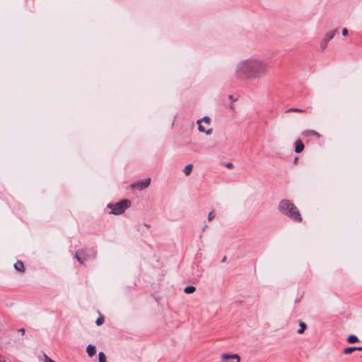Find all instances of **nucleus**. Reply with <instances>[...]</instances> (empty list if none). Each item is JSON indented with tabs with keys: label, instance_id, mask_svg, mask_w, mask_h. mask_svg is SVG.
Segmentation results:
<instances>
[{
	"label": "nucleus",
	"instance_id": "39448f33",
	"mask_svg": "<svg viewBox=\"0 0 362 362\" xmlns=\"http://www.w3.org/2000/svg\"><path fill=\"white\" fill-rule=\"evenodd\" d=\"M151 179L148 178L144 180L140 181L136 183H134L131 185L132 188L142 190L149 186Z\"/></svg>",
	"mask_w": 362,
	"mask_h": 362
},
{
	"label": "nucleus",
	"instance_id": "bb28decb",
	"mask_svg": "<svg viewBox=\"0 0 362 362\" xmlns=\"http://www.w3.org/2000/svg\"><path fill=\"white\" fill-rule=\"evenodd\" d=\"M356 350L362 351V347H356Z\"/></svg>",
	"mask_w": 362,
	"mask_h": 362
},
{
	"label": "nucleus",
	"instance_id": "5701e85b",
	"mask_svg": "<svg viewBox=\"0 0 362 362\" xmlns=\"http://www.w3.org/2000/svg\"><path fill=\"white\" fill-rule=\"evenodd\" d=\"M45 362H55L53 360H52L51 358H49L47 355H45Z\"/></svg>",
	"mask_w": 362,
	"mask_h": 362
},
{
	"label": "nucleus",
	"instance_id": "2eb2a0df",
	"mask_svg": "<svg viewBox=\"0 0 362 362\" xmlns=\"http://www.w3.org/2000/svg\"><path fill=\"white\" fill-rule=\"evenodd\" d=\"M195 290H196V288L194 286H188L185 288L184 292L185 293L189 294V293H194L195 291Z\"/></svg>",
	"mask_w": 362,
	"mask_h": 362
},
{
	"label": "nucleus",
	"instance_id": "0eeeda50",
	"mask_svg": "<svg viewBox=\"0 0 362 362\" xmlns=\"http://www.w3.org/2000/svg\"><path fill=\"white\" fill-rule=\"evenodd\" d=\"M302 135L303 136H315L317 139H320L321 137V135L318 132L310 129L305 130L302 132Z\"/></svg>",
	"mask_w": 362,
	"mask_h": 362
},
{
	"label": "nucleus",
	"instance_id": "423d86ee",
	"mask_svg": "<svg viewBox=\"0 0 362 362\" xmlns=\"http://www.w3.org/2000/svg\"><path fill=\"white\" fill-rule=\"evenodd\" d=\"M86 256L87 255L85 250H79L76 253V258L81 264L87 259Z\"/></svg>",
	"mask_w": 362,
	"mask_h": 362
},
{
	"label": "nucleus",
	"instance_id": "f257e3e1",
	"mask_svg": "<svg viewBox=\"0 0 362 362\" xmlns=\"http://www.w3.org/2000/svg\"><path fill=\"white\" fill-rule=\"evenodd\" d=\"M269 72L267 63L259 59L250 58L241 61L236 68L239 77L246 79H257L266 76Z\"/></svg>",
	"mask_w": 362,
	"mask_h": 362
},
{
	"label": "nucleus",
	"instance_id": "b1692460",
	"mask_svg": "<svg viewBox=\"0 0 362 362\" xmlns=\"http://www.w3.org/2000/svg\"><path fill=\"white\" fill-rule=\"evenodd\" d=\"M342 35L344 36H346L348 35V30H347V28H344L342 30Z\"/></svg>",
	"mask_w": 362,
	"mask_h": 362
},
{
	"label": "nucleus",
	"instance_id": "aec40b11",
	"mask_svg": "<svg viewBox=\"0 0 362 362\" xmlns=\"http://www.w3.org/2000/svg\"><path fill=\"white\" fill-rule=\"evenodd\" d=\"M104 321H105V319H104V317L103 316H100L97 320H96V325L98 326H100L102 325L103 323H104Z\"/></svg>",
	"mask_w": 362,
	"mask_h": 362
},
{
	"label": "nucleus",
	"instance_id": "4468645a",
	"mask_svg": "<svg viewBox=\"0 0 362 362\" xmlns=\"http://www.w3.org/2000/svg\"><path fill=\"white\" fill-rule=\"evenodd\" d=\"M299 325L300 328L298 330V333L301 334L305 332V329L307 328V325L305 322L302 321L299 322Z\"/></svg>",
	"mask_w": 362,
	"mask_h": 362
},
{
	"label": "nucleus",
	"instance_id": "9b49d317",
	"mask_svg": "<svg viewBox=\"0 0 362 362\" xmlns=\"http://www.w3.org/2000/svg\"><path fill=\"white\" fill-rule=\"evenodd\" d=\"M221 358L223 361H226L229 359H237L238 360V362L240 361V357L238 354H233V355H229V354H223L222 356H221Z\"/></svg>",
	"mask_w": 362,
	"mask_h": 362
},
{
	"label": "nucleus",
	"instance_id": "393cba45",
	"mask_svg": "<svg viewBox=\"0 0 362 362\" xmlns=\"http://www.w3.org/2000/svg\"><path fill=\"white\" fill-rule=\"evenodd\" d=\"M226 166L227 168L230 169L233 167V164L232 163H228Z\"/></svg>",
	"mask_w": 362,
	"mask_h": 362
},
{
	"label": "nucleus",
	"instance_id": "a878e982",
	"mask_svg": "<svg viewBox=\"0 0 362 362\" xmlns=\"http://www.w3.org/2000/svg\"><path fill=\"white\" fill-rule=\"evenodd\" d=\"M18 332H21L22 334H24L25 333V329L24 328H20L18 329Z\"/></svg>",
	"mask_w": 362,
	"mask_h": 362
},
{
	"label": "nucleus",
	"instance_id": "6ab92c4d",
	"mask_svg": "<svg viewBox=\"0 0 362 362\" xmlns=\"http://www.w3.org/2000/svg\"><path fill=\"white\" fill-rule=\"evenodd\" d=\"M99 362H106V356L103 352H100L98 354Z\"/></svg>",
	"mask_w": 362,
	"mask_h": 362
},
{
	"label": "nucleus",
	"instance_id": "f03ea898",
	"mask_svg": "<svg viewBox=\"0 0 362 362\" xmlns=\"http://www.w3.org/2000/svg\"><path fill=\"white\" fill-rule=\"evenodd\" d=\"M279 210L282 214L289 217L296 223H301L303 221V217L300 211L297 206L289 200H281L279 204Z\"/></svg>",
	"mask_w": 362,
	"mask_h": 362
},
{
	"label": "nucleus",
	"instance_id": "dca6fc26",
	"mask_svg": "<svg viewBox=\"0 0 362 362\" xmlns=\"http://www.w3.org/2000/svg\"><path fill=\"white\" fill-rule=\"evenodd\" d=\"M358 341V338L356 335H350L347 339V341L350 344H354Z\"/></svg>",
	"mask_w": 362,
	"mask_h": 362
},
{
	"label": "nucleus",
	"instance_id": "f3484780",
	"mask_svg": "<svg viewBox=\"0 0 362 362\" xmlns=\"http://www.w3.org/2000/svg\"><path fill=\"white\" fill-rule=\"evenodd\" d=\"M356 350V347H347L343 350V353L344 354H350Z\"/></svg>",
	"mask_w": 362,
	"mask_h": 362
},
{
	"label": "nucleus",
	"instance_id": "f8f14e48",
	"mask_svg": "<svg viewBox=\"0 0 362 362\" xmlns=\"http://www.w3.org/2000/svg\"><path fill=\"white\" fill-rule=\"evenodd\" d=\"M86 351H87L88 355L90 357L93 356L96 353L95 346H94L93 345H91V344L88 345L86 348Z\"/></svg>",
	"mask_w": 362,
	"mask_h": 362
},
{
	"label": "nucleus",
	"instance_id": "1a4fd4ad",
	"mask_svg": "<svg viewBox=\"0 0 362 362\" xmlns=\"http://www.w3.org/2000/svg\"><path fill=\"white\" fill-rule=\"evenodd\" d=\"M304 149V144L301 140H297L295 142V151L296 153H301Z\"/></svg>",
	"mask_w": 362,
	"mask_h": 362
},
{
	"label": "nucleus",
	"instance_id": "20e7f679",
	"mask_svg": "<svg viewBox=\"0 0 362 362\" xmlns=\"http://www.w3.org/2000/svg\"><path fill=\"white\" fill-rule=\"evenodd\" d=\"M211 119L209 117H204L197 121L198 129L201 132H204L207 135L212 134V129L209 128Z\"/></svg>",
	"mask_w": 362,
	"mask_h": 362
},
{
	"label": "nucleus",
	"instance_id": "ddd939ff",
	"mask_svg": "<svg viewBox=\"0 0 362 362\" xmlns=\"http://www.w3.org/2000/svg\"><path fill=\"white\" fill-rule=\"evenodd\" d=\"M192 164H188L185 167L183 172L185 174V175L188 176L190 175L192 170Z\"/></svg>",
	"mask_w": 362,
	"mask_h": 362
},
{
	"label": "nucleus",
	"instance_id": "6e6552de",
	"mask_svg": "<svg viewBox=\"0 0 362 362\" xmlns=\"http://www.w3.org/2000/svg\"><path fill=\"white\" fill-rule=\"evenodd\" d=\"M14 268L16 271L19 272H21V273H24L25 271V266H24V264L23 262L20 261V260H18L15 264H14Z\"/></svg>",
	"mask_w": 362,
	"mask_h": 362
},
{
	"label": "nucleus",
	"instance_id": "9d476101",
	"mask_svg": "<svg viewBox=\"0 0 362 362\" xmlns=\"http://www.w3.org/2000/svg\"><path fill=\"white\" fill-rule=\"evenodd\" d=\"M337 33V29L329 30V32H327L325 34L323 39L325 40L326 41L329 42L334 37V35Z\"/></svg>",
	"mask_w": 362,
	"mask_h": 362
},
{
	"label": "nucleus",
	"instance_id": "cd10ccee",
	"mask_svg": "<svg viewBox=\"0 0 362 362\" xmlns=\"http://www.w3.org/2000/svg\"><path fill=\"white\" fill-rule=\"evenodd\" d=\"M226 260V257H224L222 259V262H224Z\"/></svg>",
	"mask_w": 362,
	"mask_h": 362
},
{
	"label": "nucleus",
	"instance_id": "7ed1b4c3",
	"mask_svg": "<svg viewBox=\"0 0 362 362\" xmlns=\"http://www.w3.org/2000/svg\"><path fill=\"white\" fill-rule=\"evenodd\" d=\"M129 206L130 201L128 199H123L115 204H108V207L111 209V214L115 215L122 214Z\"/></svg>",
	"mask_w": 362,
	"mask_h": 362
},
{
	"label": "nucleus",
	"instance_id": "a211bd4d",
	"mask_svg": "<svg viewBox=\"0 0 362 362\" xmlns=\"http://www.w3.org/2000/svg\"><path fill=\"white\" fill-rule=\"evenodd\" d=\"M305 110L300 108H290L288 109L286 112H304Z\"/></svg>",
	"mask_w": 362,
	"mask_h": 362
},
{
	"label": "nucleus",
	"instance_id": "4be33fe9",
	"mask_svg": "<svg viewBox=\"0 0 362 362\" xmlns=\"http://www.w3.org/2000/svg\"><path fill=\"white\" fill-rule=\"evenodd\" d=\"M215 217L214 213L211 211L208 215V219L209 221H211Z\"/></svg>",
	"mask_w": 362,
	"mask_h": 362
},
{
	"label": "nucleus",
	"instance_id": "412c9836",
	"mask_svg": "<svg viewBox=\"0 0 362 362\" xmlns=\"http://www.w3.org/2000/svg\"><path fill=\"white\" fill-rule=\"evenodd\" d=\"M328 42V41H326L325 40L323 39L321 42V48L322 49H325L327 47Z\"/></svg>",
	"mask_w": 362,
	"mask_h": 362
}]
</instances>
